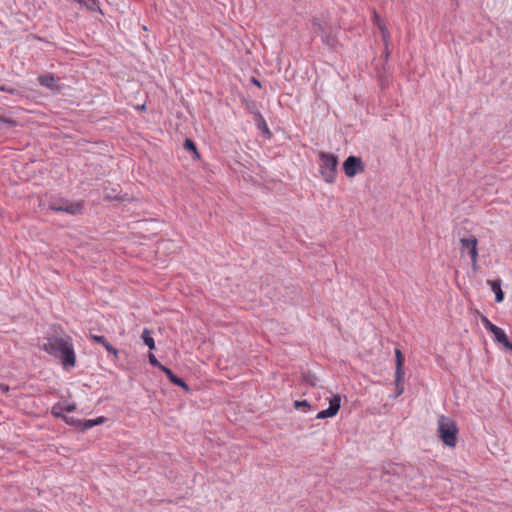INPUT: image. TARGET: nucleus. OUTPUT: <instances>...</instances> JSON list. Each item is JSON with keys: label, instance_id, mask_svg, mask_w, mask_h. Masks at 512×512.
<instances>
[{"label": "nucleus", "instance_id": "obj_32", "mask_svg": "<svg viewBox=\"0 0 512 512\" xmlns=\"http://www.w3.org/2000/svg\"><path fill=\"white\" fill-rule=\"evenodd\" d=\"M379 85H380L381 89H386L389 85L388 78L380 75L379 76Z\"/></svg>", "mask_w": 512, "mask_h": 512}, {"label": "nucleus", "instance_id": "obj_39", "mask_svg": "<svg viewBox=\"0 0 512 512\" xmlns=\"http://www.w3.org/2000/svg\"><path fill=\"white\" fill-rule=\"evenodd\" d=\"M385 47H386V49H385V60H387L388 57L390 56V51L388 50L387 46H385Z\"/></svg>", "mask_w": 512, "mask_h": 512}, {"label": "nucleus", "instance_id": "obj_25", "mask_svg": "<svg viewBox=\"0 0 512 512\" xmlns=\"http://www.w3.org/2000/svg\"><path fill=\"white\" fill-rule=\"evenodd\" d=\"M293 406H294L295 409H300V408L310 409L311 408V405H310V403L307 400H301V401L297 400V401H294Z\"/></svg>", "mask_w": 512, "mask_h": 512}, {"label": "nucleus", "instance_id": "obj_40", "mask_svg": "<svg viewBox=\"0 0 512 512\" xmlns=\"http://www.w3.org/2000/svg\"><path fill=\"white\" fill-rule=\"evenodd\" d=\"M507 349L512 352V343L507 347Z\"/></svg>", "mask_w": 512, "mask_h": 512}, {"label": "nucleus", "instance_id": "obj_9", "mask_svg": "<svg viewBox=\"0 0 512 512\" xmlns=\"http://www.w3.org/2000/svg\"><path fill=\"white\" fill-rule=\"evenodd\" d=\"M341 406V398L338 394L333 395L332 398L329 400V407L325 410H322L318 412L316 415L317 419H325L329 417L335 416Z\"/></svg>", "mask_w": 512, "mask_h": 512}, {"label": "nucleus", "instance_id": "obj_11", "mask_svg": "<svg viewBox=\"0 0 512 512\" xmlns=\"http://www.w3.org/2000/svg\"><path fill=\"white\" fill-rule=\"evenodd\" d=\"M161 371L165 373V375L167 376L171 383L183 388L186 392L190 391V387L187 385V383L183 379L178 377L176 374H174V372L170 368L164 366Z\"/></svg>", "mask_w": 512, "mask_h": 512}, {"label": "nucleus", "instance_id": "obj_13", "mask_svg": "<svg viewBox=\"0 0 512 512\" xmlns=\"http://www.w3.org/2000/svg\"><path fill=\"white\" fill-rule=\"evenodd\" d=\"M492 334L494 335L495 341H497L498 343H501L506 349L511 344L507 335L500 327L495 329Z\"/></svg>", "mask_w": 512, "mask_h": 512}, {"label": "nucleus", "instance_id": "obj_5", "mask_svg": "<svg viewBox=\"0 0 512 512\" xmlns=\"http://www.w3.org/2000/svg\"><path fill=\"white\" fill-rule=\"evenodd\" d=\"M48 208L55 212H66L71 215L81 214L84 209L83 202H69L65 199L50 201Z\"/></svg>", "mask_w": 512, "mask_h": 512}, {"label": "nucleus", "instance_id": "obj_37", "mask_svg": "<svg viewBox=\"0 0 512 512\" xmlns=\"http://www.w3.org/2000/svg\"><path fill=\"white\" fill-rule=\"evenodd\" d=\"M0 389L2 390L3 393H6L9 391V386L6 384H0Z\"/></svg>", "mask_w": 512, "mask_h": 512}, {"label": "nucleus", "instance_id": "obj_15", "mask_svg": "<svg viewBox=\"0 0 512 512\" xmlns=\"http://www.w3.org/2000/svg\"><path fill=\"white\" fill-rule=\"evenodd\" d=\"M141 338L143 342L149 347L150 350L155 349V341L151 335V331L145 328L142 332Z\"/></svg>", "mask_w": 512, "mask_h": 512}, {"label": "nucleus", "instance_id": "obj_1", "mask_svg": "<svg viewBox=\"0 0 512 512\" xmlns=\"http://www.w3.org/2000/svg\"><path fill=\"white\" fill-rule=\"evenodd\" d=\"M41 349L46 353L60 359L65 369L73 368L76 364V355L70 336H51L43 343Z\"/></svg>", "mask_w": 512, "mask_h": 512}, {"label": "nucleus", "instance_id": "obj_36", "mask_svg": "<svg viewBox=\"0 0 512 512\" xmlns=\"http://www.w3.org/2000/svg\"><path fill=\"white\" fill-rule=\"evenodd\" d=\"M374 20H375V23L377 24L378 27H379V25H383L381 23L380 16L376 12H374Z\"/></svg>", "mask_w": 512, "mask_h": 512}, {"label": "nucleus", "instance_id": "obj_18", "mask_svg": "<svg viewBox=\"0 0 512 512\" xmlns=\"http://www.w3.org/2000/svg\"><path fill=\"white\" fill-rule=\"evenodd\" d=\"M184 147L185 149H187L188 151H191L195 154L196 157H199V153L197 151V147H196V144L193 140L191 139H186L185 142H184Z\"/></svg>", "mask_w": 512, "mask_h": 512}, {"label": "nucleus", "instance_id": "obj_10", "mask_svg": "<svg viewBox=\"0 0 512 512\" xmlns=\"http://www.w3.org/2000/svg\"><path fill=\"white\" fill-rule=\"evenodd\" d=\"M39 84L43 87L48 88L51 91H59L60 86L58 84V78L54 76V74H45L40 75L37 78Z\"/></svg>", "mask_w": 512, "mask_h": 512}, {"label": "nucleus", "instance_id": "obj_29", "mask_svg": "<svg viewBox=\"0 0 512 512\" xmlns=\"http://www.w3.org/2000/svg\"><path fill=\"white\" fill-rule=\"evenodd\" d=\"M95 426V423L93 421V419H89V420H82V426H81V431H86L92 427Z\"/></svg>", "mask_w": 512, "mask_h": 512}, {"label": "nucleus", "instance_id": "obj_8", "mask_svg": "<svg viewBox=\"0 0 512 512\" xmlns=\"http://www.w3.org/2000/svg\"><path fill=\"white\" fill-rule=\"evenodd\" d=\"M395 358H396V369H395V385L397 395H401L404 392V375L405 372L403 370L404 364V355L402 354L400 349L395 350Z\"/></svg>", "mask_w": 512, "mask_h": 512}, {"label": "nucleus", "instance_id": "obj_34", "mask_svg": "<svg viewBox=\"0 0 512 512\" xmlns=\"http://www.w3.org/2000/svg\"><path fill=\"white\" fill-rule=\"evenodd\" d=\"M64 412L70 413L73 412L76 409L75 404H69V405H63Z\"/></svg>", "mask_w": 512, "mask_h": 512}, {"label": "nucleus", "instance_id": "obj_3", "mask_svg": "<svg viewBox=\"0 0 512 512\" xmlns=\"http://www.w3.org/2000/svg\"><path fill=\"white\" fill-rule=\"evenodd\" d=\"M318 157L320 160V174L323 180L332 184L336 180L337 168L339 164V159L336 155L327 153L324 151H320L318 153Z\"/></svg>", "mask_w": 512, "mask_h": 512}, {"label": "nucleus", "instance_id": "obj_24", "mask_svg": "<svg viewBox=\"0 0 512 512\" xmlns=\"http://www.w3.org/2000/svg\"><path fill=\"white\" fill-rule=\"evenodd\" d=\"M84 4L89 10L92 11L100 9L98 0H86Z\"/></svg>", "mask_w": 512, "mask_h": 512}, {"label": "nucleus", "instance_id": "obj_21", "mask_svg": "<svg viewBox=\"0 0 512 512\" xmlns=\"http://www.w3.org/2000/svg\"><path fill=\"white\" fill-rule=\"evenodd\" d=\"M102 345L108 353L114 356L115 360L118 359L119 351L114 346H112L107 340Z\"/></svg>", "mask_w": 512, "mask_h": 512}, {"label": "nucleus", "instance_id": "obj_35", "mask_svg": "<svg viewBox=\"0 0 512 512\" xmlns=\"http://www.w3.org/2000/svg\"><path fill=\"white\" fill-rule=\"evenodd\" d=\"M95 426L101 425L106 421V418L104 416L97 417L96 419H93Z\"/></svg>", "mask_w": 512, "mask_h": 512}, {"label": "nucleus", "instance_id": "obj_38", "mask_svg": "<svg viewBox=\"0 0 512 512\" xmlns=\"http://www.w3.org/2000/svg\"><path fill=\"white\" fill-rule=\"evenodd\" d=\"M251 82H252L254 85H256V86L261 87V83H260V81H259L257 78L252 77V78H251Z\"/></svg>", "mask_w": 512, "mask_h": 512}, {"label": "nucleus", "instance_id": "obj_12", "mask_svg": "<svg viewBox=\"0 0 512 512\" xmlns=\"http://www.w3.org/2000/svg\"><path fill=\"white\" fill-rule=\"evenodd\" d=\"M487 284L490 285L491 290L495 294V301L497 303H500L504 300V292L501 288V280L495 279V280H487Z\"/></svg>", "mask_w": 512, "mask_h": 512}, {"label": "nucleus", "instance_id": "obj_6", "mask_svg": "<svg viewBox=\"0 0 512 512\" xmlns=\"http://www.w3.org/2000/svg\"><path fill=\"white\" fill-rule=\"evenodd\" d=\"M461 253L468 252L471 258L472 269L476 271L478 269V240L475 236H469L467 238L460 239Z\"/></svg>", "mask_w": 512, "mask_h": 512}, {"label": "nucleus", "instance_id": "obj_33", "mask_svg": "<svg viewBox=\"0 0 512 512\" xmlns=\"http://www.w3.org/2000/svg\"><path fill=\"white\" fill-rule=\"evenodd\" d=\"M253 120H254L255 124H259V123H263V120H265V119L262 116V114L260 113V111L258 110L257 112H255L253 114Z\"/></svg>", "mask_w": 512, "mask_h": 512}, {"label": "nucleus", "instance_id": "obj_7", "mask_svg": "<svg viewBox=\"0 0 512 512\" xmlns=\"http://www.w3.org/2000/svg\"><path fill=\"white\" fill-rule=\"evenodd\" d=\"M343 170L348 178H353L356 174L364 172L365 165L360 157L351 155L344 161Z\"/></svg>", "mask_w": 512, "mask_h": 512}, {"label": "nucleus", "instance_id": "obj_41", "mask_svg": "<svg viewBox=\"0 0 512 512\" xmlns=\"http://www.w3.org/2000/svg\"><path fill=\"white\" fill-rule=\"evenodd\" d=\"M76 1H77V2H79V3H82V2H83L82 0H76Z\"/></svg>", "mask_w": 512, "mask_h": 512}, {"label": "nucleus", "instance_id": "obj_19", "mask_svg": "<svg viewBox=\"0 0 512 512\" xmlns=\"http://www.w3.org/2000/svg\"><path fill=\"white\" fill-rule=\"evenodd\" d=\"M64 422L66 424L70 425V426H74V427L79 428V429H81V426H82V420L74 418V417L66 416L64 418Z\"/></svg>", "mask_w": 512, "mask_h": 512}, {"label": "nucleus", "instance_id": "obj_27", "mask_svg": "<svg viewBox=\"0 0 512 512\" xmlns=\"http://www.w3.org/2000/svg\"><path fill=\"white\" fill-rule=\"evenodd\" d=\"M256 126L260 131H262L263 134L267 135L268 137L271 136V132L265 120H263V123L256 124Z\"/></svg>", "mask_w": 512, "mask_h": 512}, {"label": "nucleus", "instance_id": "obj_17", "mask_svg": "<svg viewBox=\"0 0 512 512\" xmlns=\"http://www.w3.org/2000/svg\"><path fill=\"white\" fill-rule=\"evenodd\" d=\"M51 414L56 417V418H60L64 421V418L66 417V415H64V409H63V405H61L60 403H56L52 409H51Z\"/></svg>", "mask_w": 512, "mask_h": 512}, {"label": "nucleus", "instance_id": "obj_4", "mask_svg": "<svg viewBox=\"0 0 512 512\" xmlns=\"http://www.w3.org/2000/svg\"><path fill=\"white\" fill-rule=\"evenodd\" d=\"M313 32L322 38L325 45L330 48H335L337 39L332 33V28L328 23H321L319 19L312 20Z\"/></svg>", "mask_w": 512, "mask_h": 512}, {"label": "nucleus", "instance_id": "obj_26", "mask_svg": "<svg viewBox=\"0 0 512 512\" xmlns=\"http://www.w3.org/2000/svg\"><path fill=\"white\" fill-rule=\"evenodd\" d=\"M246 109L251 113L252 115L258 111L257 104L255 101H247L245 100Z\"/></svg>", "mask_w": 512, "mask_h": 512}, {"label": "nucleus", "instance_id": "obj_23", "mask_svg": "<svg viewBox=\"0 0 512 512\" xmlns=\"http://www.w3.org/2000/svg\"><path fill=\"white\" fill-rule=\"evenodd\" d=\"M0 91L7 92L12 95H20V91L18 89L4 85V84H0Z\"/></svg>", "mask_w": 512, "mask_h": 512}, {"label": "nucleus", "instance_id": "obj_20", "mask_svg": "<svg viewBox=\"0 0 512 512\" xmlns=\"http://www.w3.org/2000/svg\"><path fill=\"white\" fill-rule=\"evenodd\" d=\"M481 322L483 326L491 333H493L494 330L498 328V326L493 324L486 316L481 317Z\"/></svg>", "mask_w": 512, "mask_h": 512}, {"label": "nucleus", "instance_id": "obj_31", "mask_svg": "<svg viewBox=\"0 0 512 512\" xmlns=\"http://www.w3.org/2000/svg\"><path fill=\"white\" fill-rule=\"evenodd\" d=\"M89 338L93 340L96 343L103 344L107 339L104 336L96 335V334H89Z\"/></svg>", "mask_w": 512, "mask_h": 512}, {"label": "nucleus", "instance_id": "obj_14", "mask_svg": "<svg viewBox=\"0 0 512 512\" xmlns=\"http://www.w3.org/2000/svg\"><path fill=\"white\" fill-rule=\"evenodd\" d=\"M301 378H302V382L304 384L312 386V387L316 386L317 381H318L316 375L313 374L311 371L302 372Z\"/></svg>", "mask_w": 512, "mask_h": 512}, {"label": "nucleus", "instance_id": "obj_22", "mask_svg": "<svg viewBox=\"0 0 512 512\" xmlns=\"http://www.w3.org/2000/svg\"><path fill=\"white\" fill-rule=\"evenodd\" d=\"M148 359H149V363L153 366V367H156L160 370H162V368L164 367V365H162L158 360L157 358L155 357V355L153 353H149L148 354Z\"/></svg>", "mask_w": 512, "mask_h": 512}, {"label": "nucleus", "instance_id": "obj_28", "mask_svg": "<svg viewBox=\"0 0 512 512\" xmlns=\"http://www.w3.org/2000/svg\"><path fill=\"white\" fill-rule=\"evenodd\" d=\"M379 29L382 33V39L384 41L385 46H388L389 32L386 29L385 25H379Z\"/></svg>", "mask_w": 512, "mask_h": 512}, {"label": "nucleus", "instance_id": "obj_30", "mask_svg": "<svg viewBox=\"0 0 512 512\" xmlns=\"http://www.w3.org/2000/svg\"><path fill=\"white\" fill-rule=\"evenodd\" d=\"M7 124L9 127H14L16 126V121L11 119V118H7L3 115H0V124Z\"/></svg>", "mask_w": 512, "mask_h": 512}, {"label": "nucleus", "instance_id": "obj_16", "mask_svg": "<svg viewBox=\"0 0 512 512\" xmlns=\"http://www.w3.org/2000/svg\"><path fill=\"white\" fill-rule=\"evenodd\" d=\"M125 199V196H121L116 193L115 189H112L111 192H108L107 188L104 189V200L124 201Z\"/></svg>", "mask_w": 512, "mask_h": 512}, {"label": "nucleus", "instance_id": "obj_2", "mask_svg": "<svg viewBox=\"0 0 512 512\" xmlns=\"http://www.w3.org/2000/svg\"><path fill=\"white\" fill-rule=\"evenodd\" d=\"M438 437L448 447H455L457 443L458 427L456 422L446 416H440L438 419Z\"/></svg>", "mask_w": 512, "mask_h": 512}]
</instances>
